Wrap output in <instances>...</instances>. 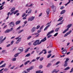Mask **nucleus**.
<instances>
[{"instance_id": "4c0bfd02", "label": "nucleus", "mask_w": 73, "mask_h": 73, "mask_svg": "<svg viewBox=\"0 0 73 73\" xmlns=\"http://www.w3.org/2000/svg\"><path fill=\"white\" fill-rule=\"evenodd\" d=\"M31 56V54L29 53L27 54L26 56H25V57H29Z\"/></svg>"}, {"instance_id": "6e6d98bb", "label": "nucleus", "mask_w": 73, "mask_h": 73, "mask_svg": "<svg viewBox=\"0 0 73 73\" xmlns=\"http://www.w3.org/2000/svg\"><path fill=\"white\" fill-rule=\"evenodd\" d=\"M42 42V40H41L40 41V42H38V44L39 45H40V44H41V42Z\"/></svg>"}, {"instance_id": "4be33fe9", "label": "nucleus", "mask_w": 73, "mask_h": 73, "mask_svg": "<svg viewBox=\"0 0 73 73\" xmlns=\"http://www.w3.org/2000/svg\"><path fill=\"white\" fill-rule=\"evenodd\" d=\"M50 25H48V26H47L44 29V31H46V29H48V27H50Z\"/></svg>"}, {"instance_id": "37998d69", "label": "nucleus", "mask_w": 73, "mask_h": 73, "mask_svg": "<svg viewBox=\"0 0 73 73\" xmlns=\"http://www.w3.org/2000/svg\"><path fill=\"white\" fill-rule=\"evenodd\" d=\"M25 15H26V14H25V13H23L22 14V17H24Z\"/></svg>"}, {"instance_id": "72a5a7b5", "label": "nucleus", "mask_w": 73, "mask_h": 73, "mask_svg": "<svg viewBox=\"0 0 73 73\" xmlns=\"http://www.w3.org/2000/svg\"><path fill=\"white\" fill-rule=\"evenodd\" d=\"M24 23H25V24L22 26L23 27H24L25 26V24L27 23V21H26L24 22Z\"/></svg>"}, {"instance_id": "e433bc0d", "label": "nucleus", "mask_w": 73, "mask_h": 73, "mask_svg": "<svg viewBox=\"0 0 73 73\" xmlns=\"http://www.w3.org/2000/svg\"><path fill=\"white\" fill-rule=\"evenodd\" d=\"M70 68L69 67H68L67 68H66L65 69H64V70H68L70 69Z\"/></svg>"}, {"instance_id": "a878e982", "label": "nucleus", "mask_w": 73, "mask_h": 73, "mask_svg": "<svg viewBox=\"0 0 73 73\" xmlns=\"http://www.w3.org/2000/svg\"><path fill=\"white\" fill-rule=\"evenodd\" d=\"M59 29H60V27L56 29L55 30V32H58V30H59Z\"/></svg>"}, {"instance_id": "dca6fc26", "label": "nucleus", "mask_w": 73, "mask_h": 73, "mask_svg": "<svg viewBox=\"0 0 73 73\" xmlns=\"http://www.w3.org/2000/svg\"><path fill=\"white\" fill-rule=\"evenodd\" d=\"M65 12V10H62L60 13V15H62V14H64Z\"/></svg>"}, {"instance_id": "bf43d9fd", "label": "nucleus", "mask_w": 73, "mask_h": 73, "mask_svg": "<svg viewBox=\"0 0 73 73\" xmlns=\"http://www.w3.org/2000/svg\"><path fill=\"white\" fill-rule=\"evenodd\" d=\"M60 61H58L55 64V65H58L59 64V63H60Z\"/></svg>"}, {"instance_id": "0e129e2a", "label": "nucleus", "mask_w": 73, "mask_h": 73, "mask_svg": "<svg viewBox=\"0 0 73 73\" xmlns=\"http://www.w3.org/2000/svg\"><path fill=\"white\" fill-rule=\"evenodd\" d=\"M24 66V64H22L21 66H20L19 68H22L23 66Z\"/></svg>"}, {"instance_id": "f257e3e1", "label": "nucleus", "mask_w": 73, "mask_h": 73, "mask_svg": "<svg viewBox=\"0 0 73 73\" xmlns=\"http://www.w3.org/2000/svg\"><path fill=\"white\" fill-rule=\"evenodd\" d=\"M21 35H20L17 38H15V39L16 40H17V39H18V40H17V42H16V44H19V42H20L21 41V38H19V37H21Z\"/></svg>"}, {"instance_id": "20e7f679", "label": "nucleus", "mask_w": 73, "mask_h": 73, "mask_svg": "<svg viewBox=\"0 0 73 73\" xmlns=\"http://www.w3.org/2000/svg\"><path fill=\"white\" fill-rule=\"evenodd\" d=\"M50 7H51V8L52 9H53V11L54 12H55L56 11V7L55 6H54V5H52V6H51Z\"/></svg>"}, {"instance_id": "5fc2aeb1", "label": "nucleus", "mask_w": 73, "mask_h": 73, "mask_svg": "<svg viewBox=\"0 0 73 73\" xmlns=\"http://www.w3.org/2000/svg\"><path fill=\"white\" fill-rule=\"evenodd\" d=\"M42 42V40H41L40 41V42H38V44L39 45H40V44H41V42Z\"/></svg>"}, {"instance_id": "13d9d810", "label": "nucleus", "mask_w": 73, "mask_h": 73, "mask_svg": "<svg viewBox=\"0 0 73 73\" xmlns=\"http://www.w3.org/2000/svg\"><path fill=\"white\" fill-rule=\"evenodd\" d=\"M43 67V66H42L41 65H40V66H39V68L40 69H41Z\"/></svg>"}, {"instance_id": "de8ad7c7", "label": "nucleus", "mask_w": 73, "mask_h": 73, "mask_svg": "<svg viewBox=\"0 0 73 73\" xmlns=\"http://www.w3.org/2000/svg\"><path fill=\"white\" fill-rule=\"evenodd\" d=\"M14 12H15V11H14L12 12L11 13H10V16H11V15H12V14L14 13Z\"/></svg>"}, {"instance_id": "0eeeda50", "label": "nucleus", "mask_w": 73, "mask_h": 73, "mask_svg": "<svg viewBox=\"0 0 73 73\" xmlns=\"http://www.w3.org/2000/svg\"><path fill=\"white\" fill-rule=\"evenodd\" d=\"M36 30V27H33L32 28L31 30V33H33L34 32H35Z\"/></svg>"}, {"instance_id": "603ef678", "label": "nucleus", "mask_w": 73, "mask_h": 73, "mask_svg": "<svg viewBox=\"0 0 73 73\" xmlns=\"http://www.w3.org/2000/svg\"><path fill=\"white\" fill-rule=\"evenodd\" d=\"M41 72V70H39L38 71H36V73H40V72Z\"/></svg>"}, {"instance_id": "2f4dec72", "label": "nucleus", "mask_w": 73, "mask_h": 73, "mask_svg": "<svg viewBox=\"0 0 73 73\" xmlns=\"http://www.w3.org/2000/svg\"><path fill=\"white\" fill-rule=\"evenodd\" d=\"M62 19H63V17H60L59 20L58 21H61L62 20Z\"/></svg>"}, {"instance_id": "3c124183", "label": "nucleus", "mask_w": 73, "mask_h": 73, "mask_svg": "<svg viewBox=\"0 0 73 73\" xmlns=\"http://www.w3.org/2000/svg\"><path fill=\"white\" fill-rule=\"evenodd\" d=\"M27 72H30V70H31L30 69V68H28L27 69Z\"/></svg>"}, {"instance_id": "338daca9", "label": "nucleus", "mask_w": 73, "mask_h": 73, "mask_svg": "<svg viewBox=\"0 0 73 73\" xmlns=\"http://www.w3.org/2000/svg\"><path fill=\"white\" fill-rule=\"evenodd\" d=\"M13 30V28H11L10 29H9L10 32H11V31Z\"/></svg>"}, {"instance_id": "8fccbe9b", "label": "nucleus", "mask_w": 73, "mask_h": 73, "mask_svg": "<svg viewBox=\"0 0 73 73\" xmlns=\"http://www.w3.org/2000/svg\"><path fill=\"white\" fill-rule=\"evenodd\" d=\"M52 55V54H50L49 55H48L47 58H49V57H50V56H51Z\"/></svg>"}, {"instance_id": "e2e57ef3", "label": "nucleus", "mask_w": 73, "mask_h": 73, "mask_svg": "<svg viewBox=\"0 0 73 73\" xmlns=\"http://www.w3.org/2000/svg\"><path fill=\"white\" fill-rule=\"evenodd\" d=\"M59 71V70H56V71H55V73H57Z\"/></svg>"}, {"instance_id": "5701e85b", "label": "nucleus", "mask_w": 73, "mask_h": 73, "mask_svg": "<svg viewBox=\"0 0 73 73\" xmlns=\"http://www.w3.org/2000/svg\"><path fill=\"white\" fill-rule=\"evenodd\" d=\"M20 22H21V21H18L17 22H16V23H15V24L16 25L19 24L20 23Z\"/></svg>"}, {"instance_id": "ddd939ff", "label": "nucleus", "mask_w": 73, "mask_h": 73, "mask_svg": "<svg viewBox=\"0 0 73 73\" xmlns=\"http://www.w3.org/2000/svg\"><path fill=\"white\" fill-rule=\"evenodd\" d=\"M49 11H50L49 9V8L48 9L46 10V13L47 15H48L49 14V12H50Z\"/></svg>"}, {"instance_id": "473e14b6", "label": "nucleus", "mask_w": 73, "mask_h": 73, "mask_svg": "<svg viewBox=\"0 0 73 73\" xmlns=\"http://www.w3.org/2000/svg\"><path fill=\"white\" fill-rule=\"evenodd\" d=\"M15 9V7L13 8L10 11V12H13V11Z\"/></svg>"}, {"instance_id": "c756f323", "label": "nucleus", "mask_w": 73, "mask_h": 73, "mask_svg": "<svg viewBox=\"0 0 73 73\" xmlns=\"http://www.w3.org/2000/svg\"><path fill=\"white\" fill-rule=\"evenodd\" d=\"M29 62H30V61H29V60L28 61H27V62H25L24 63V65H27V64H28V63H29Z\"/></svg>"}, {"instance_id": "052dcab7", "label": "nucleus", "mask_w": 73, "mask_h": 73, "mask_svg": "<svg viewBox=\"0 0 73 73\" xmlns=\"http://www.w3.org/2000/svg\"><path fill=\"white\" fill-rule=\"evenodd\" d=\"M56 72V69H54V70L52 71L51 72V73H54V72Z\"/></svg>"}, {"instance_id": "412c9836", "label": "nucleus", "mask_w": 73, "mask_h": 73, "mask_svg": "<svg viewBox=\"0 0 73 73\" xmlns=\"http://www.w3.org/2000/svg\"><path fill=\"white\" fill-rule=\"evenodd\" d=\"M52 65V64L50 63H49L48 64L47 66H46V67L47 68H49L50 66H51Z\"/></svg>"}, {"instance_id": "f03ea898", "label": "nucleus", "mask_w": 73, "mask_h": 73, "mask_svg": "<svg viewBox=\"0 0 73 73\" xmlns=\"http://www.w3.org/2000/svg\"><path fill=\"white\" fill-rule=\"evenodd\" d=\"M38 42H40V40H36L33 42V45H34V46H36V45H39Z\"/></svg>"}, {"instance_id": "69168bd1", "label": "nucleus", "mask_w": 73, "mask_h": 73, "mask_svg": "<svg viewBox=\"0 0 73 73\" xmlns=\"http://www.w3.org/2000/svg\"><path fill=\"white\" fill-rule=\"evenodd\" d=\"M64 7L62 6V7H61L60 8V9H64Z\"/></svg>"}, {"instance_id": "393cba45", "label": "nucleus", "mask_w": 73, "mask_h": 73, "mask_svg": "<svg viewBox=\"0 0 73 73\" xmlns=\"http://www.w3.org/2000/svg\"><path fill=\"white\" fill-rule=\"evenodd\" d=\"M68 65V63L67 62H64V67H66V66H67V65Z\"/></svg>"}, {"instance_id": "39448f33", "label": "nucleus", "mask_w": 73, "mask_h": 73, "mask_svg": "<svg viewBox=\"0 0 73 73\" xmlns=\"http://www.w3.org/2000/svg\"><path fill=\"white\" fill-rule=\"evenodd\" d=\"M9 25L10 27H14L15 25V24H14V22H12L9 24Z\"/></svg>"}, {"instance_id": "a19ab883", "label": "nucleus", "mask_w": 73, "mask_h": 73, "mask_svg": "<svg viewBox=\"0 0 73 73\" xmlns=\"http://www.w3.org/2000/svg\"><path fill=\"white\" fill-rule=\"evenodd\" d=\"M20 28H21V26H19V27L18 28H17L16 29V31H18V30H19V29H20Z\"/></svg>"}, {"instance_id": "2eb2a0df", "label": "nucleus", "mask_w": 73, "mask_h": 73, "mask_svg": "<svg viewBox=\"0 0 73 73\" xmlns=\"http://www.w3.org/2000/svg\"><path fill=\"white\" fill-rule=\"evenodd\" d=\"M64 21V20H63L61 21V22L60 23H59L58 25H57L56 26H58V25H61V24H62L63 23V21Z\"/></svg>"}, {"instance_id": "1a4fd4ad", "label": "nucleus", "mask_w": 73, "mask_h": 73, "mask_svg": "<svg viewBox=\"0 0 73 73\" xmlns=\"http://www.w3.org/2000/svg\"><path fill=\"white\" fill-rule=\"evenodd\" d=\"M6 38V37H5L2 40L0 39V44H2V43L3 42V41H4V40H5Z\"/></svg>"}, {"instance_id": "a211bd4d", "label": "nucleus", "mask_w": 73, "mask_h": 73, "mask_svg": "<svg viewBox=\"0 0 73 73\" xmlns=\"http://www.w3.org/2000/svg\"><path fill=\"white\" fill-rule=\"evenodd\" d=\"M10 13H11V12H9L7 13V15L8 16L6 18V20H7V19H8V18H9V14H10Z\"/></svg>"}, {"instance_id": "f8f14e48", "label": "nucleus", "mask_w": 73, "mask_h": 73, "mask_svg": "<svg viewBox=\"0 0 73 73\" xmlns=\"http://www.w3.org/2000/svg\"><path fill=\"white\" fill-rule=\"evenodd\" d=\"M18 50L21 51V52H22L23 51V47H19L18 49Z\"/></svg>"}, {"instance_id": "c85d7f7f", "label": "nucleus", "mask_w": 73, "mask_h": 73, "mask_svg": "<svg viewBox=\"0 0 73 73\" xmlns=\"http://www.w3.org/2000/svg\"><path fill=\"white\" fill-rule=\"evenodd\" d=\"M29 49H30V48H28L26 50H25V53H27V52H28V51H29Z\"/></svg>"}, {"instance_id": "aec40b11", "label": "nucleus", "mask_w": 73, "mask_h": 73, "mask_svg": "<svg viewBox=\"0 0 73 73\" xmlns=\"http://www.w3.org/2000/svg\"><path fill=\"white\" fill-rule=\"evenodd\" d=\"M10 31H9V29H7L5 31V33H9Z\"/></svg>"}, {"instance_id": "c03bdc74", "label": "nucleus", "mask_w": 73, "mask_h": 73, "mask_svg": "<svg viewBox=\"0 0 73 73\" xmlns=\"http://www.w3.org/2000/svg\"><path fill=\"white\" fill-rule=\"evenodd\" d=\"M16 60V58H13L12 59V61H15Z\"/></svg>"}, {"instance_id": "7ed1b4c3", "label": "nucleus", "mask_w": 73, "mask_h": 73, "mask_svg": "<svg viewBox=\"0 0 73 73\" xmlns=\"http://www.w3.org/2000/svg\"><path fill=\"white\" fill-rule=\"evenodd\" d=\"M35 19V17L32 16L31 17L29 18L28 19V21H33V20Z\"/></svg>"}, {"instance_id": "7c9ffc66", "label": "nucleus", "mask_w": 73, "mask_h": 73, "mask_svg": "<svg viewBox=\"0 0 73 73\" xmlns=\"http://www.w3.org/2000/svg\"><path fill=\"white\" fill-rule=\"evenodd\" d=\"M70 1H71V0H69V2H68L66 4H65V6H66L67 5L69 4V3H70Z\"/></svg>"}, {"instance_id": "423d86ee", "label": "nucleus", "mask_w": 73, "mask_h": 73, "mask_svg": "<svg viewBox=\"0 0 73 73\" xmlns=\"http://www.w3.org/2000/svg\"><path fill=\"white\" fill-rule=\"evenodd\" d=\"M71 32H72V31L70 30V31H68V32H67L66 34L64 35V37H66L68 35H69Z\"/></svg>"}, {"instance_id": "cd10ccee", "label": "nucleus", "mask_w": 73, "mask_h": 73, "mask_svg": "<svg viewBox=\"0 0 73 73\" xmlns=\"http://www.w3.org/2000/svg\"><path fill=\"white\" fill-rule=\"evenodd\" d=\"M42 42H44V41H46V37H45L43 39H42Z\"/></svg>"}, {"instance_id": "774afa93", "label": "nucleus", "mask_w": 73, "mask_h": 73, "mask_svg": "<svg viewBox=\"0 0 73 73\" xmlns=\"http://www.w3.org/2000/svg\"><path fill=\"white\" fill-rule=\"evenodd\" d=\"M73 49V46L71 47V48L70 49V50H72Z\"/></svg>"}, {"instance_id": "9b49d317", "label": "nucleus", "mask_w": 73, "mask_h": 73, "mask_svg": "<svg viewBox=\"0 0 73 73\" xmlns=\"http://www.w3.org/2000/svg\"><path fill=\"white\" fill-rule=\"evenodd\" d=\"M28 10L29 11V12L28 13V15H30V14H31L32 13V9H28Z\"/></svg>"}, {"instance_id": "f704fd0d", "label": "nucleus", "mask_w": 73, "mask_h": 73, "mask_svg": "<svg viewBox=\"0 0 73 73\" xmlns=\"http://www.w3.org/2000/svg\"><path fill=\"white\" fill-rule=\"evenodd\" d=\"M31 38L32 36H29V37H27V40H29V39L30 38Z\"/></svg>"}, {"instance_id": "bb28decb", "label": "nucleus", "mask_w": 73, "mask_h": 73, "mask_svg": "<svg viewBox=\"0 0 73 73\" xmlns=\"http://www.w3.org/2000/svg\"><path fill=\"white\" fill-rule=\"evenodd\" d=\"M20 53L19 52V53H17L15 55H14V57H17Z\"/></svg>"}, {"instance_id": "9d476101", "label": "nucleus", "mask_w": 73, "mask_h": 73, "mask_svg": "<svg viewBox=\"0 0 73 73\" xmlns=\"http://www.w3.org/2000/svg\"><path fill=\"white\" fill-rule=\"evenodd\" d=\"M54 32V30H52L51 31L49 32L47 35V36H49L50 34H51V33H52Z\"/></svg>"}, {"instance_id": "4d7b16f0", "label": "nucleus", "mask_w": 73, "mask_h": 73, "mask_svg": "<svg viewBox=\"0 0 73 73\" xmlns=\"http://www.w3.org/2000/svg\"><path fill=\"white\" fill-rule=\"evenodd\" d=\"M22 73H28V72L26 71L25 70H24Z\"/></svg>"}, {"instance_id": "58836bf2", "label": "nucleus", "mask_w": 73, "mask_h": 73, "mask_svg": "<svg viewBox=\"0 0 73 73\" xmlns=\"http://www.w3.org/2000/svg\"><path fill=\"white\" fill-rule=\"evenodd\" d=\"M69 60V58H66V61H65V62H67Z\"/></svg>"}, {"instance_id": "864d4df0", "label": "nucleus", "mask_w": 73, "mask_h": 73, "mask_svg": "<svg viewBox=\"0 0 73 73\" xmlns=\"http://www.w3.org/2000/svg\"><path fill=\"white\" fill-rule=\"evenodd\" d=\"M28 45L29 46H31V45H32V43L31 42H29L28 43Z\"/></svg>"}, {"instance_id": "f3484780", "label": "nucleus", "mask_w": 73, "mask_h": 73, "mask_svg": "<svg viewBox=\"0 0 73 73\" xmlns=\"http://www.w3.org/2000/svg\"><path fill=\"white\" fill-rule=\"evenodd\" d=\"M24 31L23 29H22L21 30H19V31H18V34H19V33H21V32H23V31Z\"/></svg>"}, {"instance_id": "49530a36", "label": "nucleus", "mask_w": 73, "mask_h": 73, "mask_svg": "<svg viewBox=\"0 0 73 73\" xmlns=\"http://www.w3.org/2000/svg\"><path fill=\"white\" fill-rule=\"evenodd\" d=\"M5 52H6V50H4L2 51L1 53H4Z\"/></svg>"}, {"instance_id": "c9c22d12", "label": "nucleus", "mask_w": 73, "mask_h": 73, "mask_svg": "<svg viewBox=\"0 0 73 73\" xmlns=\"http://www.w3.org/2000/svg\"><path fill=\"white\" fill-rule=\"evenodd\" d=\"M68 31V30L67 29H65L63 32H62V33H65V32H67Z\"/></svg>"}, {"instance_id": "ea45409f", "label": "nucleus", "mask_w": 73, "mask_h": 73, "mask_svg": "<svg viewBox=\"0 0 73 73\" xmlns=\"http://www.w3.org/2000/svg\"><path fill=\"white\" fill-rule=\"evenodd\" d=\"M43 60H44V57H42L40 59V61H42Z\"/></svg>"}, {"instance_id": "b1692460", "label": "nucleus", "mask_w": 73, "mask_h": 73, "mask_svg": "<svg viewBox=\"0 0 73 73\" xmlns=\"http://www.w3.org/2000/svg\"><path fill=\"white\" fill-rule=\"evenodd\" d=\"M6 65V63H5L4 64L2 65L1 66H0V68H4V67H5V66Z\"/></svg>"}, {"instance_id": "6ab92c4d", "label": "nucleus", "mask_w": 73, "mask_h": 73, "mask_svg": "<svg viewBox=\"0 0 73 73\" xmlns=\"http://www.w3.org/2000/svg\"><path fill=\"white\" fill-rule=\"evenodd\" d=\"M46 50L45 49L43 50H42V51L39 53L38 54V55L39 56L41 55V54H42V53H43V51H46Z\"/></svg>"}, {"instance_id": "680f3d73", "label": "nucleus", "mask_w": 73, "mask_h": 73, "mask_svg": "<svg viewBox=\"0 0 73 73\" xmlns=\"http://www.w3.org/2000/svg\"><path fill=\"white\" fill-rule=\"evenodd\" d=\"M52 36V35H50L47 36V38H49Z\"/></svg>"}, {"instance_id": "79ce46f5", "label": "nucleus", "mask_w": 73, "mask_h": 73, "mask_svg": "<svg viewBox=\"0 0 73 73\" xmlns=\"http://www.w3.org/2000/svg\"><path fill=\"white\" fill-rule=\"evenodd\" d=\"M58 33H56L54 35V36L56 37V36H57L58 35Z\"/></svg>"}, {"instance_id": "09e8293b", "label": "nucleus", "mask_w": 73, "mask_h": 73, "mask_svg": "<svg viewBox=\"0 0 73 73\" xmlns=\"http://www.w3.org/2000/svg\"><path fill=\"white\" fill-rule=\"evenodd\" d=\"M33 68H34L33 66H31L30 68H29V69H30V70H32V69H33Z\"/></svg>"}, {"instance_id": "6e6552de", "label": "nucleus", "mask_w": 73, "mask_h": 73, "mask_svg": "<svg viewBox=\"0 0 73 73\" xmlns=\"http://www.w3.org/2000/svg\"><path fill=\"white\" fill-rule=\"evenodd\" d=\"M62 53L63 54H65L66 53V50L65 49L63 50L62 52Z\"/></svg>"}, {"instance_id": "4468645a", "label": "nucleus", "mask_w": 73, "mask_h": 73, "mask_svg": "<svg viewBox=\"0 0 73 73\" xmlns=\"http://www.w3.org/2000/svg\"><path fill=\"white\" fill-rule=\"evenodd\" d=\"M71 26H72V24H69L67 26H66V27L67 28V29L68 30V29H69V28H70V27H71Z\"/></svg>"}, {"instance_id": "a18cd8bd", "label": "nucleus", "mask_w": 73, "mask_h": 73, "mask_svg": "<svg viewBox=\"0 0 73 73\" xmlns=\"http://www.w3.org/2000/svg\"><path fill=\"white\" fill-rule=\"evenodd\" d=\"M18 12L19 11L18 10H17L15 11V13H14V15H15L16 14V13H17V12Z\"/></svg>"}]
</instances>
